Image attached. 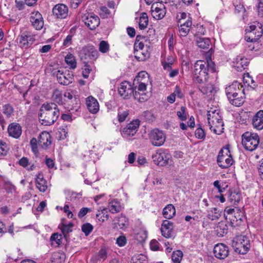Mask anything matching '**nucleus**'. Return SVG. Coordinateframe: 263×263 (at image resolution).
I'll list each match as a JSON object with an SVG mask.
<instances>
[{
  "mask_svg": "<svg viewBox=\"0 0 263 263\" xmlns=\"http://www.w3.org/2000/svg\"><path fill=\"white\" fill-rule=\"evenodd\" d=\"M9 150L8 144L4 142L0 141V156H6Z\"/></svg>",
  "mask_w": 263,
  "mask_h": 263,
  "instance_id": "51",
  "label": "nucleus"
},
{
  "mask_svg": "<svg viewBox=\"0 0 263 263\" xmlns=\"http://www.w3.org/2000/svg\"><path fill=\"white\" fill-rule=\"evenodd\" d=\"M249 63V62L247 58L239 57L236 59L235 67L238 69V70L241 71L247 67Z\"/></svg>",
  "mask_w": 263,
  "mask_h": 263,
  "instance_id": "35",
  "label": "nucleus"
},
{
  "mask_svg": "<svg viewBox=\"0 0 263 263\" xmlns=\"http://www.w3.org/2000/svg\"><path fill=\"white\" fill-rule=\"evenodd\" d=\"M232 246L236 253L243 255L246 254L250 248V246L244 245V244L237 246L235 245L234 243H232Z\"/></svg>",
  "mask_w": 263,
  "mask_h": 263,
  "instance_id": "39",
  "label": "nucleus"
},
{
  "mask_svg": "<svg viewBox=\"0 0 263 263\" xmlns=\"http://www.w3.org/2000/svg\"><path fill=\"white\" fill-rule=\"evenodd\" d=\"M140 125L139 120H135L128 123L121 131V135L124 138L133 136L138 130Z\"/></svg>",
  "mask_w": 263,
  "mask_h": 263,
  "instance_id": "14",
  "label": "nucleus"
},
{
  "mask_svg": "<svg viewBox=\"0 0 263 263\" xmlns=\"http://www.w3.org/2000/svg\"><path fill=\"white\" fill-rule=\"evenodd\" d=\"M99 51L103 53H106L109 51V45L106 41H101L99 44Z\"/></svg>",
  "mask_w": 263,
  "mask_h": 263,
  "instance_id": "52",
  "label": "nucleus"
},
{
  "mask_svg": "<svg viewBox=\"0 0 263 263\" xmlns=\"http://www.w3.org/2000/svg\"><path fill=\"white\" fill-rule=\"evenodd\" d=\"M244 92L240 96L237 97H231V99H228L230 102L233 105L236 106H241L244 102Z\"/></svg>",
  "mask_w": 263,
  "mask_h": 263,
  "instance_id": "37",
  "label": "nucleus"
},
{
  "mask_svg": "<svg viewBox=\"0 0 263 263\" xmlns=\"http://www.w3.org/2000/svg\"><path fill=\"white\" fill-rule=\"evenodd\" d=\"M232 243H234V245L237 246L244 244V245L250 246V239L245 235L238 236L236 238V240H233Z\"/></svg>",
  "mask_w": 263,
  "mask_h": 263,
  "instance_id": "38",
  "label": "nucleus"
},
{
  "mask_svg": "<svg viewBox=\"0 0 263 263\" xmlns=\"http://www.w3.org/2000/svg\"><path fill=\"white\" fill-rule=\"evenodd\" d=\"M57 80L59 83L63 85H68L72 81L73 76L69 71H63L59 70L56 73Z\"/></svg>",
  "mask_w": 263,
  "mask_h": 263,
  "instance_id": "16",
  "label": "nucleus"
},
{
  "mask_svg": "<svg viewBox=\"0 0 263 263\" xmlns=\"http://www.w3.org/2000/svg\"><path fill=\"white\" fill-rule=\"evenodd\" d=\"M22 132V127L18 123L13 122L9 125L8 133L10 136L17 139L21 136Z\"/></svg>",
  "mask_w": 263,
  "mask_h": 263,
  "instance_id": "23",
  "label": "nucleus"
},
{
  "mask_svg": "<svg viewBox=\"0 0 263 263\" xmlns=\"http://www.w3.org/2000/svg\"><path fill=\"white\" fill-rule=\"evenodd\" d=\"M182 257V252L180 250H177L173 252L172 255V259L174 263H180Z\"/></svg>",
  "mask_w": 263,
  "mask_h": 263,
  "instance_id": "48",
  "label": "nucleus"
},
{
  "mask_svg": "<svg viewBox=\"0 0 263 263\" xmlns=\"http://www.w3.org/2000/svg\"><path fill=\"white\" fill-rule=\"evenodd\" d=\"M36 183L37 188L41 192H44L46 191L47 189V181L41 173H39L36 176Z\"/></svg>",
  "mask_w": 263,
  "mask_h": 263,
  "instance_id": "30",
  "label": "nucleus"
},
{
  "mask_svg": "<svg viewBox=\"0 0 263 263\" xmlns=\"http://www.w3.org/2000/svg\"><path fill=\"white\" fill-rule=\"evenodd\" d=\"M246 32L245 37L247 41L255 43L262 36L263 33L262 24L256 23L255 25L250 26L246 29Z\"/></svg>",
  "mask_w": 263,
  "mask_h": 263,
  "instance_id": "6",
  "label": "nucleus"
},
{
  "mask_svg": "<svg viewBox=\"0 0 263 263\" xmlns=\"http://www.w3.org/2000/svg\"><path fill=\"white\" fill-rule=\"evenodd\" d=\"M176 213V210L173 204H170L166 205L163 210V215L166 219L173 218Z\"/></svg>",
  "mask_w": 263,
  "mask_h": 263,
  "instance_id": "33",
  "label": "nucleus"
},
{
  "mask_svg": "<svg viewBox=\"0 0 263 263\" xmlns=\"http://www.w3.org/2000/svg\"><path fill=\"white\" fill-rule=\"evenodd\" d=\"M34 41V36L27 31L23 32L20 36V43L25 48L30 46Z\"/></svg>",
  "mask_w": 263,
  "mask_h": 263,
  "instance_id": "22",
  "label": "nucleus"
},
{
  "mask_svg": "<svg viewBox=\"0 0 263 263\" xmlns=\"http://www.w3.org/2000/svg\"><path fill=\"white\" fill-rule=\"evenodd\" d=\"M86 105L88 109L92 114L97 113L99 109L98 101L92 96H89L87 98Z\"/></svg>",
  "mask_w": 263,
  "mask_h": 263,
  "instance_id": "28",
  "label": "nucleus"
},
{
  "mask_svg": "<svg viewBox=\"0 0 263 263\" xmlns=\"http://www.w3.org/2000/svg\"><path fill=\"white\" fill-rule=\"evenodd\" d=\"M151 13L153 17L156 20H161L166 14V10L164 6L158 7L153 5L151 7Z\"/></svg>",
  "mask_w": 263,
  "mask_h": 263,
  "instance_id": "27",
  "label": "nucleus"
},
{
  "mask_svg": "<svg viewBox=\"0 0 263 263\" xmlns=\"http://www.w3.org/2000/svg\"><path fill=\"white\" fill-rule=\"evenodd\" d=\"M175 58L173 56H168L166 61L162 62V65L165 70H171L172 65L175 62Z\"/></svg>",
  "mask_w": 263,
  "mask_h": 263,
  "instance_id": "42",
  "label": "nucleus"
},
{
  "mask_svg": "<svg viewBox=\"0 0 263 263\" xmlns=\"http://www.w3.org/2000/svg\"><path fill=\"white\" fill-rule=\"evenodd\" d=\"M30 21L33 27L36 30H41L44 26L42 15L38 11L33 12L31 13Z\"/></svg>",
  "mask_w": 263,
  "mask_h": 263,
  "instance_id": "21",
  "label": "nucleus"
},
{
  "mask_svg": "<svg viewBox=\"0 0 263 263\" xmlns=\"http://www.w3.org/2000/svg\"><path fill=\"white\" fill-rule=\"evenodd\" d=\"M66 63L71 69H74L77 66V62L75 57L72 54H68L65 58Z\"/></svg>",
  "mask_w": 263,
  "mask_h": 263,
  "instance_id": "43",
  "label": "nucleus"
},
{
  "mask_svg": "<svg viewBox=\"0 0 263 263\" xmlns=\"http://www.w3.org/2000/svg\"><path fill=\"white\" fill-rule=\"evenodd\" d=\"M192 24V21L189 17L187 20L181 24L179 29L180 35L182 36H186L187 35L189 31L190 30V27Z\"/></svg>",
  "mask_w": 263,
  "mask_h": 263,
  "instance_id": "32",
  "label": "nucleus"
},
{
  "mask_svg": "<svg viewBox=\"0 0 263 263\" xmlns=\"http://www.w3.org/2000/svg\"><path fill=\"white\" fill-rule=\"evenodd\" d=\"M90 209L88 208H83L79 211L78 213V217L79 218H82L86 215L88 212H90Z\"/></svg>",
  "mask_w": 263,
  "mask_h": 263,
  "instance_id": "63",
  "label": "nucleus"
},
{
  "mask_svg": "<svg viewBox=\"0 0 263 263\" xmlns=\"http://www.w3.org/2000/svg\"><path fill=\"white\" fill-rule=\"evenodd\" d=\"M116 227L120 229H124L127 228L128 221L125 217L121 216L119 218L118 221L116 222Z\"/></svg>",
  "mask_w": 263,
  "mask_h": 263,
  "instance_id": "44",
  "label": "nucleus"
},
{
  "mask_svg": "<svg viewBox=\"0 0 263 263\" xmlns=\"http://www.w3.org/2000/svg\"><path fill=\"white\" fill-rule=\"evenodd\" d=\"M224 216L227 220L230 221L232 227H235L241 225L245 218V213L239 208L227 206L224 211Z\"/></svg>",
  "mask_w": 263,
  "mask_h": 263,
  "instance_id": "3",
  "label": "nucleus"
},
{
  "mask_svg": "<svg viewBox=\"0 0 263 263\" xmlns=\"http://www.w3.org/2000/svg\"><path fill=\"white\" fill-rule=\"evenodd\" d=\"M83 22L90 29L94 30L100 24L99 17L92 13H85L81 16Z\"/></svg>",
  "mask_w": 263,
  "mask_h": 263,
  "instance_id": "11",
  "label": "nucleus"
},
{
  "mask_svg": "<svg viewBox=\"0 0 263 263\" xmlns=\"http://www.w3.org/2000/svg\"><path fill=\"white\" fill-rule=\"evenodd\" d=\"M174 229L173 223L171 221L164 220L161 224V232L162 235L165 238H170Z\"/></svg>",
  "mask_w": 263,
  "mask_h": 263,
  "instance_id": "24",
  "label": "nucleus"
},
{
  "mask_svg": "<svg viewBox=\"0 0 263 263\" xmlns=\"http://www.w3.org/2000/svg\"><path fill=\"white\" fill-rule=\"evenodd\" d=\"M138 83V86H135L134 89V97L135 100L139 102H144L147 100V97L145 93L146 89V85L144 82L141 81L136 82V84Z\"/></svg>",
  "mask_w": 263,
  "mask_h": 263,
  "instance_id": "15",
  "label": "nucleus"
},
{
  "mask_svg": "<svg viewBox=\"0 0 263 263\" xmlns=\"http://www.w3.org/2000/svg\"><path fill=\"white\" fill-rule=\"evenodd\" d=\"M119 95L124 99H127L129 96H134V89L131 84L127 81L122 82L118 88Z\"/></svg>",
  "mask_w": 263,
  "mask_h": 263,
  "instance_id": "19",
  "label": "nucleus"
},
{
  "mask_svg": "<svg viewBox=\"0 0 263 263\" xmlns=\"http://www.w3.org/2000/svg\"><path fill=\"white\" fill-rule=\"evenodd\" d=\"M135 56L138 61H144L149 58V53L147 51L143 52L141 51H137L136 54Z\"/></svg>",
  "mask_w": 263,
  "mask_h": 263,
  "instance_id": "50",
  "label": "nucleus"
},
{
  "mask_svg": "<svg viewBox=\"0 0 263 263\" xmlns=\"http://www.w3.org/2000/svg\"><path fill=\"white\" fill-rule=\"evenodd\" d=\"M195 135L196 137L199 139H203L205 136L204 131L201 127H199L196 129L195 132Z\"/></svg>",
  "mask_w": 263,
  "mask_h": 263,
  "instance_id": "60",
  "label": "nucleus"
},
{
  "mask_svg": "<svg viewBox=\"0 0 263 263\" xmlns=\"http://www.w3.org/2000/svg\"><path fill=\"white\" fill-rule=\"evenodd\" d=\"M149 138L153 145L160 146L164 143L166 136L162 130L156 128L151 132Z\"/></svg>",
  "mask_w": 263,
  "mask_h": 263,
  "instance_id": "10",
  "label": "nucleus"
},
{
  "mask_svg": "<svg viewBox=\"0 0 263 263\" xmlns=\"http://www.w3.org/2000/svg\"><path fill=\"white\" fill-rule=\"evenodd\" d=\"M81 59L89 61H95L98 57V51L93 46H87L83 48L80 52Z\"/></svg>",
  "mask_w": 263,
  "mask_h": 263,
  "instance_id": "12",
  "label": "nucleus"
},
{
  "mask_svg": "<svg viewBox=\"0 0 263 263\" xmlns=\"http://www.w3.org/2000/svg\"><path fill=\"white\" fill-rule=\"evenodd\" d=\"M150 248L153 251L159 250L158 243L156 240H152L150 243Z\"/></svg>",
  "mask_w": 263,
  "mask_h": 263,
  "instance_id": "64",
  "label": "nucleus"
},
{
  "mask_svg": "<svg viewBox=\"0 0 263 263\" xmlns=\"http://www.w3.org/2000/svg\"><path fill=\"white\" fill-rule=\"evenodd\" d=\"M38 144L42 148L46 149L51 144L50 135L46 132H42L40 135Z\"/></svg>",
  "mask_w": 263,
  "mask_h": 263,
  "instance_id": "25",
  "label": "nucleus"
},
{
  "mask_svg": "<svg viewBox=\"0 0 263 263\" xmlns=\"http://www.w3.org/2000/svg\"><path fill=\"white\" fill-rule=\"evenodd\" d=\"M37 143L38 141L35 138H33L30 142L31 150L35 155L38 153Z\"/></svg>",
  "mask_w": 263,
  "mask_h": 263,
  "instance_id": "56",
  "label": "nucleus"
},
{
  "mask_svg": "<svg viewBox=\"0 0 263 263\" xmlns=\"http://www.w3.org/2000/svg\"><path fill=\"white\" fill-rule=\"evenodd\" d=\"M222 212L216 208H212L208 211V218L212 220L218 219L221 216Z\"/></svg>",
  "mask_w": 263,
  "mask_h": 263,
  "instance_id": "36",
  "label": "nucleus"
},
{
  "mask_svg": "<svg viewBox=\"0 0 263 263\" xmlns=\"http://www.w3.org/2000/svg\"><path fill=\"white\" fill-rule=\"evenodd\" d=\"M215 71V65L211 58H207L206 61H197L194 65V79L197 83H203L209 78V72L214 73Z\"/></svg>",
  "mask_w": 263,
  "mask_h": 263,
  "instance_id": "2",
  "label": "nucleus"
},
{
  "mask_svg": "<svg viewBox=\"0 0 263 263\" xmlns=\"http://www.w3.org/2000/svg\"><path fill=\"white\" fill-rule=\"evenodd\" d=\"M213 252L216 258L223 259L228 256L229 250L228 247L223 243H218L215 246Z\"/></svg>",
  "mask_w": 263,
  "mask_h": 263,
  "instance_id": "18",
  "label": "nucleus"
},
{
  "mask_svg": "<svg viewBox=\"0 0 263 263\" xmlns=\"http://www.w3.org/2000/svg\"><path fill=\"white\" fill-rule=\"evenodd\" d=\"M241 198L242 197L241 194L238 191H229L228 195V200L231 203L234 205L237 204L239 202Z\"/></svg>",
  "mask_w": 263,
  "mask_h": 263,
  "instance_id": "29",
  "label": "nucleus"
},
{
  "mask_svg": "<svg viewBox=\"0 0 263 263\" xmlns=\"http://www.w3.org/2000/svg\"><path fill=\"white\" fill-rule=\"evenodd\" d=\"M93 226L89 223H86L82 226V231L86 236H88L93 230Z\"/></svg>",
  "mask_w": 263,
  "mask_h": 263,
  "instance_id": "53",
  "label": "nucleus"
},
{
  "mask_svg": "<svg viewBox=\"0 0 263 263\" xmlns=\"http://www.w3.org/2000/svg\"><path fill=\"white\" fill-rule=\"evenodd\" d=\"M148 18L147 14L144 12L142 13L140 17L139 22V27L140 29H145L148 25Z\"/></svg>",
  "mask_w": 263,
  "mask_h": 263,
  "instance_id": "41",
  "label": "nucleus"
},
{
  "mask_svg": "<svg viewBox=\"0 0 263 263\" xmlns=\"http://www.w3.org/2000/svg\"><path fill=\"white\" fill-rule=\"evenodd\" d=\"M199 89L203 94L206 95L208 96H212V93L215 91L214 85L211 83H208L202 86L201 88H199Z\"/></svg>",
  "mask_w": 263,
  "mask_h": 263,
  "instance_id": "40",
  "label": "nucleus"
},
{
  "mask_svg": "<svg viewBox=\"0 0 263 263\" xmlns=\"http://www.w3.org/2000/svg\"><path fill=\"white\" fill-rule=\"evenodd\" d=\"M3 113L7 118H10L14 112L13 107L9 104H5L3 107Z\"/></svg>",
  "mask_w": 263,
  "mask_h": 263,
  "instance_id": "49",
  "label": "nucleus"
},
{
  "mask_svg": "<svg viewBox=\"0 0 263 263\" xmlns=\"http://www.w3.org/2000/svg\"><path fill=\"white\" fill-rule=\"evenodd\" d=\"M127 242L126 237L124 236H120L117 238L116 243L120 247L124 246Z\"/></svg>",
  "mask_w": 263,
  "mask_h": 263,
  "instance_id": "61",
  "label": "nucleus"
},
{
  "mask_svg": "<svg viewBox=\"0 0 263 263\" xmlns=\"http://www.w3.org/2000/svg\"><path fill=\"white\" fill-rule=\"evenodd\" d=\"M52 99L59 104H62V95L61 91L59 89H55L52 96Z\"/></svg>",
  "mask_w": 263,
  "mask_h": 263,
  "instance_id": "46",
  "label": "nucleus"
},
{
  "mask_svg": "<svg viewBox=\"0 0 263 263\" xmlns=\"http://www.w3.org/2000/svg\"><path fill=\"white\" fill-rule=\"evenodd\" d=\"M107 257V252L105 248H101L97 254L92 256L90 259L92 263H97L98 261H104Z\"/></svg>",
  "mask_w": 263,
  "mask_h": 263,
  "instance_id": "31",
  "label": "nucleus"
},
{
  "mask_svg": "<svg viewBox=\"0 0 263 263\" xmlns=\"http://www.w3.org/2000/svg\"><path fill=\"white\" fill-rule=\"evenodd\" d=\"M185 107L181 106L180 110L177 112V115L178 118L182 121H185L186 120V115L185 114Z\"/></svg>",
  "mask_w": 263,
  "mask_h": 263,
  "instance_id": "58",
  "label": "nucleus"
},
{
  "mask_svg": "<svg viewBox=\"0 0 263 263\" xmlns=\"http://www.w3.org/2000/svg\"><path fill=\"white\" fill-rule=\"evenodd\" d=\"M106 210L104 209L101 212L96 214V218L100 221L103 222L109 218V215L105 213Z\"/></svg>",
  "mask_w": 263,
  "mask_h": 263,
  "instance_id": "54",
  "label": "nucleus"
},
{
  "mask_svg": "<svg viewBox=\"0 0 263 263\" xmlns=\"http://www.w3.org/2000/svg\"><path fill=\"white\" fill-rule=\"evenodd\" d=\"M152 158L155 164L161 166L171 165L172 163V156L166 151L159 150Z\"/></svg>",
  "mask_w": 263,
  "mask_h": 263,
  "instance_id": "8",
  "label": "nucleus"
},
{
  "mask_svg": "<svg viewBox=\"0 0 263 263\" xmlns=\"http://www.w3.org/2000/svg\"><path fill=\"white\" fill-rule=\"evenodd\" d=\"M67 103V108L71 114L74 112H79L80 107V101L77 96L73 94L72 90L66 91L64 93Z\"/></svg>",
  "mask_w": 263,
  "mask_h": 263,
  "instance_id": "7",
  "label": "nucleus"
},
{
  "mask_svg": "<svg viewBox=\"0 0 263 263\" xmlns=\"http://www.w3.org/2000/svg\"><path fill=\"white\" fill-rule=\"evenodd\" d=\"M208 120L210 129L215 134L219 135L221 132V127L223 126V122L219 115V111L213 109L208 111Z\"/></svg>",
  "mask_w": 263,
  "mask_h": 263,
  "instance_id": "4",
  "label": "nucleus"
},
{
  "mask_svg": "<svg viewBox=\"0 0 263 263\" xmlns=\"http://www.w3.org/2000/svg\"><path fill=\"white\" fill-rule=\"evenodd\" d=\"M73 227V224L71 222H70L68 224H65L62 222L59 224V228L61 230L62 234L65 239H67V237L69 236V233L72 232V228Z\"/></svg>",
  "mask_w": 263,
  "mask_h": 263,
  "instance_id": "34",
  "label": "nucleus"
},
{
  "mask_svg": "<svg viewBox=\"0 0 263 263\" xmlns=\"http://www.w3.org/2000/svg\"><path fill=\"white\" fill-rule=\"evenodd\" d=\"M259 142V137L256 134L247 132L242 135V144L248 151L254 150L258 146Z\"/></svg>",
  "mask_w": 263,
  "mask_h": 263,
  "instance_id": "5",
  "label": "nucleus"
},
{
  "mask_svg": "<svg viewBox=\"0 0 263 263\" xmlns=\"http://www.w3.org/2000/svg\"><path fill=\"white\" fill-rule=\"evenodd\" d=\"M148 77V73L145 71H141L138 73V75L134 79V85L136 84V82L142 81V79Z\"/></svg>",
  "mask_w": 263,
  "mask_h": 263,
  "instance_id": "59",
  "label": "nucleus"
},
{
  "mask_svg": "<svg viewBox=\"0 0 263 263\" xmlns=\"http://www.w3.org/2000/svg\"><path fill=\"white\" fill-rule=\"evenodd\" d=\"M253 127L257 130L263 129V110H259L252 119Z\"/></svg>",
  "mask_w": 263,
  "mask_h": 263,
  "instance_id": "26",
  "label": "nucleus"
},
{
  "mask_svg": "<svg viewBox=\"0 0 263 263\" xmlns=\"http://www.w3.org/2000/svg\"><path fill=\"white\" fill-rule=\"evenodd\" d=\"M62 236L61 234H58L57 233H54L53 234L51 237H50V240L52 242L53 241H55L56 243L58 245H60L62 243Z\"/></svg>",
  "mask_w": 263,
  "mask_h": 263,
  "instance_id": "57",
  "label": "nucleus"
},
{
  "mask_svg": "<svg viewBox=\"0 0 263 263\" xmlns=\"http://www.w3.org/2000/svg\"><path fill=\"white\" fill-rule=\"evenodd\" d=\"M68 8L63 4H59L54 6L52 9L53 15L57 18L64 19L68 15Z\"/></svg>",
  "mask_w": 263,
  "mask_h": 263,
  "instance_id": "17",
  "label": "nucleus"
},
{
  "mask_svg": "<svg viewBox=\"0 0 263 263\" xmlns=\"http://www.w3.org/2000/svg\"><path fill=\"white\" fill-rule=\"evenodd\" d=\"M60 115V110L54 103H45L42 105L39 118L40 123L44 126L52 125Z\"/></svg>",
  "mask_w": 263,
  "mask_h": 263,
  "instance_id": "1",
  "label": "nucleus"
},
{
  "mask_svg": "<svg viewBox=\"0 0 263 263\" xmlns=\"http://www.w3.org/2000/svg\"><path fill=\"white\" fill-rule=\"evenodd\" d=\"M131 263H147L145 256L140 255L132 258Z\"/></svg>",
  "mask_w": 263,
  "mask_h": 263,
  "instance_id": "55",
  "label": "nucleus"
},
{
  "mask_svg": "<svg viewBox=\"0 0 263 263\" xmlns=\"http://www.w3.org/2000/svg\"><path fill=\"white\" fill-rule=\"evenodd\" d=\"M242 85L238 82H234L231 85L226 88V93L228 99H231V97H237L241 95L244 89H242Z\"/></svg>",
  "mask_w": 263,
  "mask_h": 263,
  "instance_id": "13",
  "label": "nucleus"
},
{
  "mask_svg": "<svg viewBox=\"0 0 263 263\" xmlns=\"http://www.w3.org/2000/svg\"><path fill=\"white\" fill-rule=\"evenodd\" d=\"M108 208L109 211L112 213H116L120 211L119 203L115 200L111 201L109 203Z\"/></svg>",
  "mask_w": 263,
  "mask_h": 263,
  "instance_id": "47",
  "label": "nucleus"
},
{
  "mask_svg": "<svg viewBox=\"0 0 263 263\" xmlns=\"http://www.w3.org/2000/svg\"><path fill=\"white\" fill-rule=\"evenodd\" d=\"M129 115V111L127 109L124 110L119 108L118 112V119L119 122H123Z\"/></svg>",
  "mask_w": 263,
  "mask_h": 263,
  "instance_id": "45",
  "label": "nucleus"
},
{
  "mask_svg": "<svg viewBox=\"0 0 263 263\" xmlns=\"http://www.w3.org/2000/svg\"><path fill=\"white\" fill-rule=\"evenodd\" d=\"M204 31L198 32L194 35V41L196 42V45L198 47L203 49H209L211 44L210 39L207 37H201L200 35H203Z\"/></svg>",
  "mask_w": 263,
  "mask_h": 263,
  "instance_id": "20",
  "label": "nucleus"
},
{
  "mask_svg": "<svg viewBox=\"0 0 263 263\" xmlns=\"http://www.w3.org/2000/svg\"><path fill=\"white\" fill-rule=\"evenodd\" d=\"M91 71L90 66L87 64H85L83 68L82 75L85 79L88 77V74Z\"/></svg>",
  "mask_w": 263,
  "mask_h": 263,
  "instance_id": "62",
  "label": "nucleus"
},
{
  "mask_svg": "<svg viewBox=\"0 0 263 263\" xmlns=\"http://www.w3.org/2000/svg\"><path fill=\"white\" fill-rule=\"evenodd\" d=\"M226 151L225 154L223 149H221L217 157V163L221 168H228L231 166L234 161L230 154V151L228 147L225 148Z\"/></svg>",
  "mask_w": 263,
  "mask_h": 263,
  "instance_id": "9",
  "label": "nucleus"
}]
</instances>
